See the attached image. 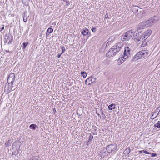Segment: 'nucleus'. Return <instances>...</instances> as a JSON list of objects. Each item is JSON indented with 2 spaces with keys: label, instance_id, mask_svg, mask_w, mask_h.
<instances>
[{
  "label": "nucleus",
  "instance_id": "nucleus-8",
  "mask_svg": "<svg viewBox=\"0 0 160 160\" xmlns=\"http://www.w3.org/2000/svg\"><path fill=\"white\" fill-rule=\"evenodd\" d=\"M13 38L12 36L10 35V36H9V35H6L5 37V42L9 45L12 42Z\"/></svg>",
  "mask_w": 160,
  "mask_h": 160
},
{
  "label": "nucleus",
  "instance_id": "nucleus-23",
  "mask_svg": "<svg viewBox=\"0 0 160 160\" xmlns=\"http://www.w3.org/2000/svg\"><path fill=\"white\" fill-rule=\"evenodd\" d=\"M61 48H62V50L61 53L62 54L65 51V48L63 47H62Z\"/></svg>",
  "mask_w": 160,
  "mask_h": 160
},
{
  "label": "nucleus",
  "instance_id": "nucleus-29",
  "mask_svg": "<svg viewBox=\"0 0 160 160\" xmlns=\"http://www.w3.org/2000/svg\"><path fill=\"white\" fill-rule=\"evenodd\" d=\"M143 152L145 154H151V153L150 152H148L147 151H146V150H143Z\"/></svg>",
  "mask_w": 160,
  "mask_h": 160
},
{
  "label": "nucleus",
  "instance_id": "nucleus-28",
  "mask_svg": "<svg viewBox=\"0 0 160 160\" xmlns=\"http://www.w3.org/2000/svg\"><path fill=\"white\" fill-rule=\"evenodd\" d=\"M150 153H151V154H150L151 155V156L152 157H155L157 156V154L156 153H152V152H150Z\"/></svg>",
  "mask_w": 160,
  "mask_h": 160
},
{
  "label": "nucleus",
  "instance_id": "nucleus-18",
  "mask_svg": "<svg viewBox=\"0 0 160 160\" xmlns=\"http://www.w3.org/2000/svg\"><path fill=\"white\" fill-rule=\"evenodd\" d=\"M28 44V42H24L23 43V46L22 47V48L23 49H25L26 47L27 46Z\"/></svg>",
  "mask_w": 160,
  "mask_h": 160
},
{
  "label": "nucleus",
  "instance_id": "nucleus-39",
  "mask_svg": "<svg viewBox=\"0 0 160 160\" xmlns=\"http://www.w3.org/2000/svg\"><path fill=\"white\" fill-rule=\"evenodd\" d=\"M64 1H65V0H63Z\"/></svg>",
  "mask_w": 160,
  "mask_h": 160
},
{
  "label": "nucleus",
  "instance_id": "nucleus-22",
  "mask_svg": "<svg viewBox=\"0 0 160 160\" xmlns=\"http://www.w3.org/2000/svg\"><path fill=\"white\" fill-rule=\"evenodd\" d=\"M48 31L49 33H51L53 32V29L51 28H49L47 30Z\"/></svg>",
  "mask_w": 160,
  "mask_h": 160
},
{
  "label": "nucleus",
  "instance_id": "nucleus-20",
  "mask_svg": "<svg viewBox=\"0 0 160 160\" xmlns=\"http://www.w3.org/2000/svg\"><path fill=\"white\" fill-rule=\"evenodd\" d=\"M155 126L159 128H160V121H158L157 123L155 124Z\"/></svg>",
  "mask_w": 160,
  "mask_h": 160
},
{
  "label": "nucleus",
  "instance_id": "nucleus-24",
  "mask_svg": "<svg viewBox=\"0 0 160 160\" xmlns=\"http://www.w3.org/2000/svg\"><path fill=\"white\" fill-rule=\"evenodd\" d=\"M11 141L10 140H8V142L7 143H5V144L7 145L8 146H9L11 145V144L10 143V142Z\"/></svg>",
  "mask_w": 160,
  "mask_h": 160
},
{
  "label": "nucleus",
  "instance_id": "nucleus-35",
  "mask_svg": "<svg viewBox=\"0 0 160 160\" xmlns=\"http://www.w3.org/2000/svg\"><path fill=\"white\" fill-rule=\"evenodd\" d=\"M4 29V25H3L2 27L0 28L1 32H2V31Z\"/></svg>",
  "mask_w": 160,
  "mask_h": 160
},
{
  "label": "nucleus",
  "instance_id": "nucleus-3",
  "mask_svg": "<svg viewBox=\"0 0 160 160\" xmlns=\"http://www.w3.org/2000/svg\"><path fill=\"white\" fill-rule=\"evenodd\" d=\"M130 53V49L127 47L124 48V52L121 55V64L122 63L128 58Z\"/></svg>",
  "mask_w": 160,
  "mask_h": 160
},
{
  "label": "nucleus",
  "instance_id": "nucleus-36",
  "mask_svg": "<svg viewBox=\"0 0 160 160\" xmlns=\"http://www.w3.org/2000/svg\"><path fill=\"white\" fill-rule=\"evenodd\" d=\"M62 54L61 53V54H58L57 56L58 58H60Z\"/></svg>",
  "mask_w": 160,
  "mask_h": 160
},
{
  "label": "nucleus",
  "instance_id": "nucleus-10",
  "mask_svg": "<svg viewBox=\"0 0 160 160\" xmlns=\"http://www.w3.org/2000/svg\"><path fill=\"white\" fill-rule=\"evenodd\" d=\"M146 26L145 21L140 23L137 27V28L138 30L143 29Z\"/></svg>",
  "mask_w": 160,
  "mask_h": 160
},
{
  "label": "nucleus",
  "instance_id": "nucleus-2",
  "mask_svg": "<svg viewBox=\"0 0 160 160\" xmlns=\"http://www.w3.org/2000/svg\"><path fill=\"white\" fill-rule=\"evenodd\" d=\"M148 54V51L147 50H143L138 52L134 57L133 61L144 58L147 57Z\"/></svg>",
  "mask_w": 160,
  "mask_h": 160
},
{
  "label": "nucleus",
  "instance_id": "nucleus-1",
  "mask_svg": "<svg viewBox=\"0 0 160 160\" xmlns=\"http://www.w3.org/2000/svg\"><path fill=\"white\" fill-rule=\"evenodd\" d=\"M119 43H117L109 50V51L106 54L107 57H111L115 55L120 50Z\"/></svg>",
  "mask_w": 160,
  "mask_h": 160
},
{
  "label": "nucleus",
  "instance_id": "nucleus-33",
  "mask_svg": "<svg viewBox=\"0 0 160 160\" xmlns=\"http://www.w3.org/2000/svg\"><path fill=\"white\" fill-rule=\"evenodd\" d=\"M119 57L118 59L117 60V63L118 65H119L120 64V61L119 60Z\"/></svg>",
  "mask_w": 160,
  "mask_h": 160
},
{
  "label": "nucleus",
  "instance_id": "nucleus-38",
  "mask_svg": "<svg viewBox=\"0 0 160 160\" xmlns=\"http://www.w3.org/2000/svg\"><path fill=\"white\" fill-rule=\"evenodd\" d=\"M143 152V150H140L139 151V152L140 153H142Z\"/></svg>",
  "mask_w": 160,
  "mask_h": 160
},
{
  "label": "nucleus",
  "instance_id": "nucleus-9",
  "mask_svg": "<svg viewBox=\"0 0 160 160\" xmlns=\"http://www.w3.org/2000/svg\"><path fill=\"white\" fill-rule=\"evenodd\" d=\"M134 13L139 18H142L145 15L144 11H135Z\"/></svg>",
  "mask_w": 160,
  "mask_h": 160
},
{
  "label": "nucleus",
  "instance_id": "nucleus-7",
  "mask_svg": "<svg viewBox=\"0 0 160 160\" xmlns=\"http://www.w3.org/2000/svg\"><path fill=\"white\" fill-rule=\"evenodd\" d=\"M15 78V75L13 73H11L10 74L7 80L8 83L10 82L12 85L13 84Z\"/></svg>",
  "mask_w": 160,
  "mask_h": 160
},
{
  "label": "nucleus",
  "instance_id": "nucleus-17",
  "mask_svg": "<svg viewBox=\"0 0 160 160\" xmlns=\"http://www.w3.org/2000/svg\"><path fill=\"white\" fill-rule=\"evenodd\" d=\"M23 17V18H28L29 17V15L27 12L25 11L24 12Z\"/></svg>",
  "mask_w": 160,
  "mask_h": 160
},
{
  "label": "nucleus",
  "instance_id": "nucleus-30",
  "mask_svg": "<svg viewBox=\"0 0 160 160\" xmlns=\"http://www.w3.org/2000/svg\"><path fill=\"white\" fill-rule=\"evenodd\" d=\"M92 31V32H95L96 31V29L95 28H92L91 29Z\"/></svg>",
  "mask_w": 160,
  "mask_h": 160
},
{
  "label": "nucleus",
  "instance_id": "nucleus-11",
  "mask_svg": "<svg viewBox=\"0 0 160 160\" xmlns=\"http://www.w3.org/2000/svg\"><path fill=\"white\" fill-rule=\"evenodd\" d=\"M81 34H82L83 36H88V37H89L90 35V32H89L88 29H86L85 30H83L81 32Z\"/></svg>",
  "mask_w": 160,
  "mask_h": 160
},
{
  "label": "nucleus",
  "instance_id": "nucleus-12",
  "mask_svg": "<svg viewBox=\"0 0 160 160\" xmlns=\"http://www.w3.org/2000/svg\"><path fill=\"white\" fill-rule=\"evenodd\" d=\"M152 33V31L151 30H149L144 32L142 35L145 38H147L149 36L151 35Z\"/></svg>",
  "mask_w": 160,
  "mask_h": 160
},
{
  "label": "nucleus",
  "instance_id": "nucleus-19",
  "mask_svg": "<svg viewBox=\"0 0 160 160\" xmlns=\"http://www.w3.org/2000/svg\"><path fill=\"white\" fill-rule=\"evenodd\" d=\"M81 73L83 77V78H85L86 77V76H87V74L86 72H81Z\"/></svg>",
  "mask_w": 160,
  "mask_h": 160
},
{
  "label": "nucleus",
  "instance_id": "nucleus-15",
  "mask_svg": "<svg viewBox=\"0 0 160 160\" xmlns=\"http://www.w3.org/2000/svg\"><path fill=\"white\" fill-rule=\"evenodd\" d=\"M36 127H38V126L34 124H32L29 126V128L31 129L34 130L36 129Z\"/></svg>",
  "mask_w": 160,
  "mask_h": 160
},
{
  "label": "nucleus",
  "instance_id": "nucleus-25",
  "mask_svg": "<svg viewBox=\"0 0 160 160\" xmlns=\"http://www.w3.org/2000/svg\"><path fill=\"white\" fill-rule=\"evenodd\" d=\"M29 0H23L22 2L23 3L26 4L28 3Z\"/></svg>",
  "mask_w": 160,
  "mask_h": 160
},
{
  "label": "nucleus",
  "instance_id": "nucleus-6",
  "mask_svg": "<svg viewBox=\"0 0 160 160\" xmlns=\"http://www.w3.org/2000/svg\"><path fill=\"white\" fill-rule=\"evenodd\" d=\"M133 35V32L132 31H128L121 36V40L122 41H128L131 39Z\"/></svg>",
  "mask_w": 160,
  "mask_h": 160
},
{
  "label": "nucleus",
  "instance_id": "nucleus-37",
  "mask_svg": "<svg viewBox=\"0 0 160 160\" xmlns=\"http://www.w3.org/2000/svg\"><path fill=\"white\" fill-rule=\"evenodd\" d=\"M105 18H109V17H108V15L107 14H106V15H105Z\"/></svg>",
  "mask_w": 160,
  "mask_h": 160
},
{
  "label": "nucleus",
  "instance_id": "nucleus-26",
  "mask_svg": "<svg viewBox=\"0 0 160 160\" xmlns=\"http://www.w3.org/2000/svg\"><path fill=\"white\" fill-rule=\"evenodd\" d=\"M147 43L146 42H143L142 44L141 45V46L142 47H144L146 45Z\"/></svg>",
  "mask_w": 160,
  "mask_h": 160
},
{
  "label": "nucleus",
  "instance_id": "nucleus-31",
  "mask_svg": "<svg viewBox=\"0 0 160 160\" xmlns=\"http://www.w3.org/2000/svg\"><path fill=\"white\" fill-rule=\"evenodd\" d=\"M66 2L67 5H68L69 4V1L65 0V1H64Z\"/></svg>",
  "mask_w": 160,
  "mask_h": 160
},
{
  "label": "nucleus",
  "instance_id": "nucleus-14",
  "mask_svg": "<svg viewBox=\"0 0 160 160\" xmlns=\"http://www.w3.org/2000/svg\"><path fill=\"white\" fill-rule=\"evenodd\" d=\"M90 82H91L92 83H93V82L92 81V77L88 78L85 81V83L87 84V83H88V85H90L91 84V83Z\"/></svg>",
  "mask_w": 160,
  "mask_h": 160
},
{
  "label": "nucleus",
  "instance_id": "nucleus-27",
  "mask_svg": "<svg viewBox=\"0 0 160 160\" xmlns=\"http://www.w3.org/2000/svg\"><path fill=\"white\" fill-rule=\"evenodd\" d=\"M158 114H157V115L155 116H154V114L153 113L152 116L151 117V118H152V119H154V118H156L157 116L158 115Z\"/></svg>",
  "mask_w": 160,
  "mask_h": 160
},
{
  "label": "nucleus",
  "instance_id": "nucleus-32",
  "mask_svg": "<svg viewBox=\"0 0 160 160\" xmlns=\"http://www.w3.org/2000/svg\"><path fill=\"white\" fill-rule=\"evenodd\" d=\"M27 20V18H23V21L24 22H26Z\"/></svg>",
  "mask_w": 160,
  "mask_h": 160
},
{
  "label": "nucleus",
  "instance_id": "nucleus-16",
  "mask_svg": "<svg viewBox=\"0 0 160 160\" xmlns=\"http://www.w3.org/2000/svg\"><path fill=\"white\" fill-rule=\"evenodd\" d=\"M114 108L115 107L113 104L110 105L108 107V109L110 110H112L113 108Z\"/></svg>",
  "mask_w": 160,
  "mask_h": 160
},
{
  "label": "nucleus",
  "instance_id": "nucleus-4",
  "mask_svg": "<svg viewBox=\"0 0 160 160\" xmlns=\"http://www.w3.org/2000/svg\"><path fill=\"white\" fill-rule=\"evenodd\" d=\"M117 148V145L114 144H112L108 146L102 150V152L104 153H110L112 151L115 150Z\"/></svg>",
  "mask_w": 160,
  "mask_h": 160
},
{
  "label": "nucleus",
  "instance_id": "nucleus-13",
  "mask_svg": "<svg viewBox=\"0 0 160 160\" xmlns=\"http://www.w3.org/2000/svg\"><path fill=\"white\" fill-rule=\"evenodd\" d=\"M146 39L145 38V37H144L142 34L141 36L137 37L136 38L137 41L139 42H143Z\"/></svg>",
  "mask_w": 160,
  "mask_h": 160
},
{
  "label": "nucleus",
  "instance_id": "nucleus-34",
  "mask_svg": "<svg viewBox=\"0 0 160 160\" xmlns=\"http://www.w3.org/2000/svg\"><path fill=\"white\" fill-rule=\"evenodd\" d=\"M50 33H49L48 31L47 30L46 32V35L48 36Z\"/></svg>",
  "mask_w": 160,
  "mask_h": 160
},
{
  "label": "nucleus",
  "instance_id": "nucleus-5",
  "mask_svg": "<svg viewBox=\"0 0 160 160\" xmlns=\"http://www.w3.org/2000/svg\"><path fill=\"white\" fill-rule=\"evenodd\" d=\"M158 21V17L156 16H154L149 19L148 20L145 21L146 26L147 27L151 26L154 23H156Z\"/></svg>",
  "mask_w": 160,
  "mask_h": 160
},
{
  "label": "nucleus",
  "instance_id": "nucleus-21",
  "mask_svg": "<svg viewBox=\"0 0 160 160\" xmlns=\"http://www.w3.org/2000/svg\"><path fill=\"white\" fill-rule=\"evenodd\" d=\"M93 138V137L92 136L90 135L89 137L88 140V142H90L91 140H92V139Z\"/></svg>",
  "mask_w": 160,
  "mask_h": 160
},
{
  "label": "nucleus",
  "instance_id": "nucleus-40",
  "mask_svg": "<svg viewBox=\"0 0 160 160\" xmlns=\"http://www.w3.org/2000/svg\"><path fill=\"white\" fill-rule=\"evenodd\" d=\"M9 51H7L6 52H8Z\"/></svg>",
  "mask_w": 160,
  "mask_h": 160
}]
</instances>
